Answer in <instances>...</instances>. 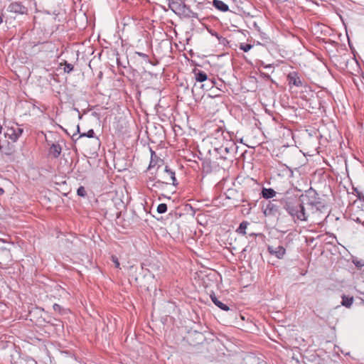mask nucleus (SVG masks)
Here are the masks:
<instances>
[{"mask_svg": "<svg viewBox=\"0 0 364 364\" xmlns=\"http://www.w3.org/2000/svg\"><path fill=\"white\" fill-rule=\"evenodd\" d=\"M167 211V205L166 203H161L157 207V212L160 214L165 213Z\"/></svg>", "mask_w": 364, "mask_h": 364, "instance_id": "obj_22", "label": "nucleus"}, {"mask_svg": "<svg viewBox=\"0 0 364 364\" xmlns=\"http://www.w3.org/2000/svg\"><path fill=\"white\" fill-rule=\"evenodd\" d=\"M304 205H306L312 213L323 212L326 205L325 200L319 197L316 191L310 188L301 196Z\"/></svg>", "mask_w": 364, "mask_h": 364, "instance_id": "obj_2", "label": "nucleus"}, {"mask_svg": "<svg viewBox=\"0 0 364 364\" xmlns=\"http://www.w3.org/2000/svg\"><path fill=\"white\" fill-rule=\"evenodd\" d=\"M361 225H363L364 226V221H363V222H362Z\"/></svg>", "mask_w": 364, "mask_h": 364, "instance_id": "obj_42", "label": "nucleus"}, {"mask_svg": "<svg viewBox=\"0 0 364 364\" xmlns=\"http://www.w3.org/2000/svg\"><path fill=\"white\" fill-rule=\"evenodd\" d=\"M95 132L93 129H90L87 132L82 133L80 134V137H88V138H94L95 137Z\"/></svg>", "mask_w": 364, "mask_h": 364, "instance_id": "obj_23", "label": "nucleus"}, {"mask_svg": "<svg viewBox=\"0 0 364 364\" xmlns=\"http://www.w3.org/2000/svg\"><path fill=\"white\" fill-rule=\"evenodd\" d=\"M154 183H155V182H154V179H151V178H149V180L147 181V186H148V187H149V186H151V188H154V187L152 186V185H153Z\"/></svg>", "mask_w": 364, "mask_h": 364, "instance_id": "obj_32", "label": "nucleus"}, {"mask_svg": "<svg viewBox=\"0 0 364 364\" xmlns=\"http://www.w3.org/2000/svg\"><path fill=\"white\" fill-rule=\"evenodd\" d=\"M353 262L358 268H361L364 266V261L363 260L353 259Z\"/></svg>", "mask_w": 364, "mask_h": 364, "instance_id": "obj_28", "label": "nucleus"}, {"mask_svg": "<svg viewBox=\"0 0 364 364\" xmlns=\"http://www.w3.org/2000/svg\"><path fill=\"white\" fill-rule=\"evenodd\" d=\"M208 82L209 84L208 85V87H213V85H215V81L214 80H208Z\"/></svg>", "mask_w": 364, "mask_h": 364, "instance_id": "obj_33", "label": "nucleus"}, {"mask_svg": "<svg viewBox=\"0 0 364 364\" xmlns=\"http://www.w3.org/2000/svg\"><path fill=\"white\" fill-rule=\"evenodd\" d=\"M62 148L60 144H53L50 146L49 149V153L50 155H52L54 158H58L61 153Z\"/></svg>", "mask_w": 364, "mask_h": 364, "instance_id": "obj_15", "label": "nucleus"}, {"mask_svg": "<svg viewBox=\"0 0 364 364\" xmlns=\"http://www.w3.org/2000/svg\"><path fill=\"white\" fill-rule=\"evenodd\" d=\"M1 129H2V127H1V126L0 125V133L1 132Z\"/></svg>", "mask_w": 364, "mask_h": 364, "instance_id": "obj_41", "label": "nucleus"}, {"mask_svg": "<svg viewBox=\"0 0 364 364\" xmlns=\"http://www.w3.org/2000/svg\"><path fill=\"white\" fill-rule=\"evenodd\" d=\"M77 194L79 196L85 197L87 195L85 188L83 186H80L77 190Z\"/></svg>", "mask_w": 364, "mask_h": 364, "instance_id": "obj_25", "label": "nucleus"}, {"mask_svg": "<svg viewBox=\"0 0 364 364\" xmlns=\"http://www.w3.org/2000/svg\"><path fill=\"white\" fill-rule=\"evenodd\" d=\"M209 164L210 163H208V162H203V169H205V167H209Z\"/></svg>", "mask_w": 364, "mask_h": 364, "instance_id": "obj_34", "label": "nucleus"}, {"mask_svg": "<svg viewBox=\"0 0 364 364\" xmlns=\"http://www.w3.org/2000/svg\"><path fill=\"white\" fill-rule=\"evenodd\" d=\"M156 159V161H158V157L156 155L155 152L151 151V161H150V164H149V168H151V167H154L157 164H156V161H155Z\"/></svg>", "mask_w": 364, "mask_h": 364, "instance_id": "obj_21", "label": "nucleus"}, {"mask_svg": "<svg viewBox=\"0 0 364 364\" xmlns=\"http://www.w3.org/2000/svg\"><path fill=\"white\" fill-rule=\"evenodd\" d=\"M77 133H80V127H79V125L77 126Z\"/></svg>", "mask_w": 364, "mask_h": 364, "instance_id": "obj_39", "label": "nucleus"}, {"mask_svg": "<svg viewBox=\"0 0 364 364\" xmlns=\"http://www.w3.org/2000/svg\"><path fill=\"white\" fill-rule=\"evenodd\" d=\"M136 54L138 55L139 56L141 57L142 58L147 60L149 63H152L151 62V60L149 59L148 55H146L144 53H141V52H136Z\"/></svg>", "mask_w": 364, "mask_h": 364, "instance_id": "obj_29", "label": "nucleus"}, {"mask_svg": "<svg viewBox=\"0 0 364 364\" xmlns=\"http://www.w3.org/2000/svg\"><path fill=\"white\" fill-rule=\"evenodd\" d=\"M248 225H249V223L247 221H242L240 224L236 232L239 234L245 235L246 234L245 230L247 229Z\"/></svg>", "mask_w": 364, "mask_h": 364, "instance_id": "obj_19", "label": "nucleus"}, {"mask_svg": "<svg viewBox=\"0 0 364 364\" xmlns=\"http://www.w3.org/2000/svg\"><path fill=\"white\" fill-rule=\"evenodd\" d=\"M186 4L182 0H168V8L179 16Z\"/></svg>", "mask_w": 364, "mask_h": 364, "instance_id": "obj_7", "label": "nucleus"}, {"mask_svg": "<svg viewBox=\"0 0 364 364\" xmlns=\"http://www.w3.org/2000/svg\"><path fill=\"white\" fill-rule=\"evenodd\" d=\"M211 144L214 146V150L216 151V148H218L221 144L219 143L218 140L216 141L214 138L212 139Z\"/></svg>", "mask_w": 364, "mask_h": 364, "instance_id": "obj_30", "label": "nucleus"}, {"mask_svg": "<svg viewBox=\"0 0 364 364\" xmlns=\"http://www.w3.org/2000/svg\"><path fill=\"white\" fill-rule=\"evenodd\" d=\"M111 259L115 265L116 268H120V264L119 259L116 255H112Z\"/></svg>", "mask_w": 364, "mask_h": 364, "instance_id": "obj_26", "label": "nucleus"}, {"mask_svg": "<svg viewBox=\"0 0 364 364\" xmlns=\"http://www.w3.org/2000/svg\"><path fill=\"white\" fill-rule=\"evenodd\" d=\"M196 334H198V336H199L200 337V339H203V334H202V333H197V332H196Z\"/></svg>", "mask_w": 364, "mask_h": 364, "instance_id": "obj_37", "label": "nucleus"}, {"mask_svg": "<svg viewBox=\"0 0 364 364\" xmlns=\"http://www.w3.org/2000/svg\"><path fill=\"white\" fill-rule=\"evenodd\" d=\"M159 179L152 185L153 187L160 188L163 184H172L177 186L175 171L171 170L168 166H166L163 172L159 173Z\"/></svg>", "mask_w": 364, "mask_h": 364, "instance_id": "obj_3", "label": "nucleus"}, {"mask_svg": "<svg viewBox=\"0 0 364 364\" xmlns=\"http://www.w3.org/2000/svg\"><path fill=\"white\" fill-rule=\"evenodd\" d=\"M210 297L211 299V301L214 303V304L215 306H217L218 308H220V309L225 311H227L230 309L228 306L223 304L222 301H220L213 292H212V294H210Z\"/></svg>", "mask_w": 364, "mask_h": 364, "instance_id": "obj_13", "label": "nucleus"}, {"mask_svg": "<svg viewBox=\"0 0 364 364\" xmlns=\"http://www.w3.org/2000/svg\"><path fill=\"white\" fill-rule=\"evenodd\" d=\"M268 251L272 255H275L278 259H282L286 253L285 248L282 245L278 246H269L268 247Z\"/></svg>", "mask_w": 364, "mask_h": 364, "instance_id": "obj_9", "label": "nucleus"}, {"mask_svg": "<svg viewBox=\"0 0 364 364\" xmlns=\"http://www.w3.org/2000/svg\"><path fill=\"white\" fill-rule=\"evenodd\" d=\"M213 138L218 140L220 144H225V141H232L230 139V135L228 132H225L221 128H217L213 134Z\"/></svg>", "mask_w": 364, "mask_h": 364, "instance_id": "obj_6", "label": "nucleus"}, {"mask_svg": "<svg viewBox=\"0 0 364 364\" xmlns=\"http://www.w3.org/2000/svg\"><path fill=\"white\" fill-rule=\"evenodd\" d=\"M53 309L55 311H58V312H60L62 308L61 306L58 304H55L53 306Z\"/></svg>", "mask_w": 364, "mask_h": 364, "instance_id": "obj_31", "label": "nucleus"}, {"mask_svg": "<svg viewBox=\"0 0 364 364\" xmlns=\"http://www.w3.org/2000/svg\"><path fill=\"white\" fill-rule=\"evenodd\" d=\"M262 210L265 216L274 217L279 214L280 209L277 202L273 200H269L265 206H263Z\"/></svg>", "mask_w": 364, "mask_h": 364, "instance_id": "obj_5", "label": "nucleus"}, {"mask_svg": "<svg viewBox=\"0 0 364 364\" xmlns=\"http://www.w3.org/2000/svg\"><path fill=\"white\" fill-rule=\"evenodd\" d=\"M262 196L264 198L269 199L276 196V191L272 188H263L262 190Z\"/></svg>", "mask_w": 364, "mask_h": 364, "instance_id": "obj_17", "label": "nucleus"}, {"mask_svg": "<svg viewBox=\"0 0 364 364\" xmlns=\"http://www.w3.org/2000/svg\"><path fill=\"white\" fill-rule=\"evenodd\" d=\"M60 65H64V68H63L64 72L67 73H70L74 69L73 65L68 63L66 60H65L64 63H61Z\"/></svg>", "mask_w": 364, "mask_h": 364, "instance_id": "obj_20", "label": "nucleus"}, {"mask_svg": "<svg viewBox=\"0 0 364 364\" xmlns=\"http://www.w3.org/2000/svg\"><path fill=\"white\" fill-rule=\"evenodd\" d=\"M225 144H221L216 148V152L219 155V158L224 161H232L233 154L237 149L234 141H225Z\"/></svg>", "mask_w": 364, "mask_h": 364, "instance_id": "obj_4", "label": "nucleus"}, {"mask_svg": "<svg viewBox=\"0 0 364 364\" xmlns=\"http://www.w3.org/2000/svg\"><path fill=\"white\" fill-rule=\"evenodd\" d=\"M252 48V45L249 43H241L240 48L244 52H248Z\"/></svg>", "mask_w": 364, "mask_h": 364, "instance_id": "obj_24", "label": "nucleus"}, {"mask_svg": "<svg viewBox=\"0 0 364 364\" xmlns=\"http://www.w3.org/2000/svg\"><path fill=\"white\" fill-rule=\"evenodd\" d=\"M262 66H264V68H272V65L271 64H269V65H264V63H262Z\"/></svg>", "mask_w": 364, "mask_h": 364, "instance_id": "obj_35", "label": "nucleus"}, {"mask_svg": "<svg viewBox=\"0 0 364 364\" xmlns=\"http://www.w3.org/2000/svg\"><path fill=\"white\" fill-rule=\"evenodd\" d=\"M341 298H342L341 304L347 308H350L353 303V300H354L353 297L343 295Z\"/></svg>", "mask_w": 364, "mask_h": 364, "instance_id": "obj_18", "label": "nucleus"}, {"mask_svg": "<svg viewBox=\"0 0 364 364\" xmlns=\"http://www.w3.org/2000/svg\"><path fill=\"white\" fill-rule=\"evenodd\" d=\"M179 16H183L185 18H194L198 19V14L196 12H193L188 6L186 4L184 5V8L183 9L181 13Z\"/></svg>", "mask_w": 364, "mask_h": 364, "instance_id": "obj_11", "label": "nucleus"}, {"mask_svg": "<svg viewBox=\"0 0 364 364\" xmlns=\"http://www.w3.org/2000/svg\"><path fill=\"white\" fill-rule=\"evenodd\" d=\"M213 6L218 10L223 12H226L229 10V6L220 0H213Z\"/></svg>", "mask_w": 364, "mask_h": 364, "instance_id": "obj_14", "label": "nucleus"}, {"mask_svg": "<svg viewBox=\"0 0 364 364\" xmlns=\"http://www.w3.org/2000/svg\"><path fill=\"white\" fill-rule=\"evenodd\" d=\"M194 74L198 82H202L208 80L207 74L203 71L194 70Z\"/></svg>", "mask_w": 364, "mask_h": 364, "instance_id": "obj_16", "label": "nucleus"}, {"mask_svg": "<svg viewBox=\"0 0 364 364\" xmlns=\"http://www.w3.org/2000/svg\"><path fill=\"white\" fill-rule=\"evenodd\" d=\"M355 221L359 224H361L363 221L359 218H357Z\"/></svg>", "mask_w": 364, "mask_h": 364, "instance_id": "obj_36", "label": "nucleus"}, {"mask_svg": "<svg viewBox=\"0 0 364 364\" xmlns=\"http://www.w3.org/2000/svg\"><path fill=\"white\" fill-rule=\"evenodd\" d=\"M76 136V134H73V139H74V137Z\"/></svg>", "mask_w": 364, "mask_h": 364, "instance_id": "obj_40", "label": "nucleus"}, {"mask_svg": "<svg viewBox=\"0 0 364 364\" xmlns=\"http://www.w3.org/2000/svg\"><path fill=\"white\" fill-rule=\"evenodd\" d=\"M9 10L19 14H24L27 13V8L24 6L21 2H14L9 6Z\"/></svg>", "mask_w": 364, "mask_h": 364, "instance_id": "obj_8", "label": "nucleus"}, {"mask_svg": "<svg viewBox=\"0 0 364 364\" xmlns=\"http://www.w3.org/2000/svg\"><path fill=\"white\" fill-rule=\"evenodd\" d=\"M287 80L289 82V85H294L296 87H301L302 86V82L300 80V77H299L297 73L296 72H291L288 74L287 75Z\"/></svg>", "mask_w": 364, "mask_h": 364, "instance_id": "obj_10", "label": "nucleus"}, {"mask_svg": "<svg viewBox=\"0 0 364 364\" xmlns=\"http://www.w3.org/2000/svg\"><path fill=\"white\" fill-rule=\"evenodd\" d=\"M4 193V191L2 188H0V196L3 195V193Z\"/></svg>", "mask_w": 364, "mask_h": 364, "instance_id": "obj_38", "label": "nucleus"}, {"mask_svg": "<svg viewBox=\"0 0 364 364\" xmlns=\"http://www.w3.org/2000/svg\"><path fill=\"white\" fill-rule=\"evenodd\" d=\"M353 190L355 193V195L359 200H361L363 198H364V196L360 191H359V190L357 188L353 187Z\"/></svg>", "mask_w": 364, "mask_h": 364, "instance_id": "obj_27", "label": "nucleus"}, {"mask_svg": "<svg viewBox=\"0 0 364 364\" xmlns=\"http://www.w3.org/2000/svg\"><path fill=\"white\" fill-rule=\"evenodd\" d=\"M9 132H10V133H8V134L10 136V139L12 141H16L22 134L23 129L17 127L16 128H11L9 129Z\"/></svg>", "mask_w": 364, "mask_h": 364, "instance_id": "obj_12", "label": "nucleus"}, {"mask_svg": "<svg viewBox=\"0 0 364 364\" xmlns=\"http://www.w3.org/2000/svg\"><path fill=\"white\" fill-rule=\"evenodd\" d=\"M279 203L295 223L307 220L309 214L306 211L301 197L290 195L287 192L279 199Z\"/></svg>", "mask_w": 364, "mask_h": 364, "instance_id": "obj_1", "label": "nucleus"}]
</instances>
